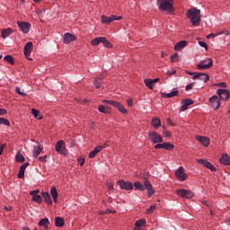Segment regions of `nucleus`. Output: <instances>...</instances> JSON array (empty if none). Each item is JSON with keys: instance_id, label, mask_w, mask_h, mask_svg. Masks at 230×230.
I'll use <instances>...</instances> for the list:
<instances>
[{"instance_id": "nucleus-1", "label": "nucleus", "mask_w": 230, "mask_h": 230, "mask_svg": "<svg viewBox=\"0 0 230 230\" xmlns=\"http://www.w3.org/2000/svg\"><path fill=\"white\" fill-rule=\"evenodd\" d=\"M186 16L190 19L192 26H200V21L202 15L200 14V10L197 7L190 8L187 11Z\"/></svg>"}, {"instance_id": "nucleus-2", "label": "nucleus", "mask_w": 230, "mask_h": 230, "mask_svg": "<svg viewBox=\"0 0 230 230\" xmlns=\"http://www.w3.org/2000/svg\"><path fill=\"white\" fill-rule=\"evenodd\" d=\"M173 0H157L158 10L160 12H167V13H173L175 7L172 4Z\"/></svg>"}, {"instance_id": "nucleus-3", "label": "nucleus", "mask_w": 230, "mask_h": 230, "mask_svg": "<svg viewBox=\"0 0 230 230\" xmlns=\"http://www.w3.org/2000/svg\"><path fill=\"white\" fill-rule=\"evenodd\" d=\"M148 139L153 143V145H159L163 143V136L157 134L155 131H149L148 132Z\"/></svg>"}, {"instance_id": "nucleus-4", "label": "nucleus", "mask_w": 230, "mask_h": 230, "mask_svg": "<svg viewBox=\"0 0 230 230\" xmlns=\"http://www.w3.org/2000/svg\"><path fill=\"white\" fill-rule=\"evenodd\" d=\"M176 195H178L179 197H181V199H191L195 197V194L193 193V191L186 189H178L176 190Z\"/></svg>"}, {"instance_id": "nucleus-5", "label": "nucleus", "mask_w": 230, "mask_h": 230, "mask_svg": "<svg viewBox=\"0 0 230 230\" xmlns=\"http://www.w3.org/2000/svg\"><path fill=\"white\" fill-rule=\"evenodd\" d=\"M198 69L206 70V69H211L213 67V59L212 58H206L202 61H200L197 65Z\"/></svg>"}, {"instance_id": "nucleus-6", "label": "nucleus", "mask_w": 230, "mask_h": 230, "mask_svg": "<svg viewBox=\"0 0 230 230\" xmlns=\"http://www.w3.org/2000/svg\"><path fill=\"white\" fill-rule=\"evenodd\" d=\"M101 19L102 24H111L112 21H121V19H123V16H116L114 14H112L111 16H106L102 14L101 16Z\"/></svg>"}, {"instance_id": "nucleus-7", "label": "nucleus", "mask_w": 230, "mask_h": 230, "mask_svg": "<svg viewBox=\"0 0 230 230\" xmlns=\"http://www.w3.org/2000/svg\"><path fill=\"white\" fill-rule=\"evenodd\" d=\"M117 182L120 190H126V191H130V190H134V183L129 181L119 180Z\"/></svg>"}, {"instance_id": "nucleus-8", "label": "nucleus", "mask_w": 230, "mask_h": 230, "mask_svg": "<svg viewBox=\"0 0 230 230\" xmlns=\"http://www.w3.org/2000/svg\"><path fill=\"white\" fill-rule=\"evenodd\" d=\"M31 51H33V42L29 41L25 44L24 49H23V53L25 56V58H27V60H33V58H31Z\"/></svg>"}, {"instance_id": "nucleus-9", "label": "nucleus", "mask_w": 230, "mask_h": 230, "mask_svg": "<svg viewBox=\"0 0 230 230\" xmlns=\"http://www.w3.org/2000/svg\"><path fill=\"white\" fill-rule=\"evenodd\" d=\"M175 177L181 181H186V179H188V174L186 173V172L184 171V167L180 166L176 172H174Z\"/></svg>"}, {"instance_id": "nucleus-10", "label": "nucleus", "mask_w": 230, "mask_h": 230, "mask_svg": "<svg viewBox=\"0 0 230 230\" xmlns=\"http://www.w3.org/2000/svg\"><path fill=\"white\" fill-rule=\"evenodd\" d=\"M66 142H64V140H59L56 143L55 145V150L56 152H58V154H61L63 155H67V154L66 153Z\"/></svg>"}, {"instance_id": "nucleus-11", "label": "nucleus", "mask_w": 230, "mask_h": 230, "mask_svg": "<svg viewBox=\"0 0 230 230\" xmlns=\"http://www.w3.org/2000/svg\"><path fill=\"white\" fill-rule=\"evenodd\" d=\"M197 163H199V164H202V166L208 168V170H210V172H217V167H215L213 164L206 159H198Z\"/></svg>"}, {"instance_id": "nucleus-12", "label": "nucleus", "mask_w": 230, "mask_h": 230, "mask_svg": "<svg viewBox=\"0 0 230 230\" xmlns=\"http://www.w3.org/2000/svg\"><path fill=\"white\" fill-rule=\"evenodd\" d=\"M197 163H199V164H202V166L208 168V170H210V172H217V167H215L213 164L206 159H198Z\"/></svg>"}, {"instance_id": "nucleus-13", "label": "nucleus", "mask_w": 230, "mask_h": 230, "mask_svg": "<svg viewBox=\"0 0 230 230\" xmlns=\"http://www.w3.org/2000/svg\"><path fill=\"white\" fill-rule=\"evenodd\" d=\"M217 94L219 95L220 100L227 102L230 98V92L227 89H217Z\"/></svg>"}, {"instance_id": "nucleus-14", "label": "nucleus", "mask_w": 230, "mask_h": 230, "mask_svg": "<svg viewBox=\"0 0 230 230\" xmlns=\"http://www.w3.org/2000/svg\"><path fill=\"white\" fill-rule=\"evenodd\" d=\"M155 150H161L162 148H164V150H173V148H175V146H173V144L170 142H164L162 144H156L155 146Z\"/></svg>"}, {"instance_id": "nucleus-15", "label": "nucleus", "mask_w": 230, "mask_h": 230, "mask_svg": "<svg viewBox=\"0 0 230 230\" xmlns=\"http://www.w3.org/2000/svg\"><path fill=\"white\" fill-rule=\"evenodd\" d=\"M192 80H203L205 84H208L209 80V75L206 73L196 72L192 77Z\"/></svg>"}, {"instance_id": "nucleus-16", "label": "nucleus", "mask_w": 230, "mask_h": 230, "mask_svg": "<svg viewBox=\"0 0 230 230\" xmlns=\"http://www.w3.org/2000/svg\"><path fill=\"white\" fill-rule=\"evenodd\" d=\"M193 103H195V101L190 98L187 99H183L181 101V106L180 108V112H183V111H188V107H190V105H193Z\"/></svg>"}, {"instance_id": "nucleus-17", "label": "nucleus", "mask_w": 230, "mask_h": 230, "mask_svg": "<svg viewBox=\"0 0 230 230\" xmlns=\"http://www.w3.org/2000/svg\"><path fill=\"white\" fill-rule=\"evenodd\" d=\"M209 102L212 105V109H214L215 111H217V109H220V105H222V103L220 102V99H218L217 95H214L210 97Z\"/></svg>"}, {"instance_id": "nucleus-18", "label": "nucleus", "mask_w": 230, "mask_h": 230, "mask_svg": "<svg viewBox=\"0 0 230 230\" xmlns=\"http://www.w3.org/2000/svg\"><path fill=\"white\" fill-rule=\"evenodd\" d=\"M17 25L23 33H28L30 31V28H31V24L28 22H17Z\"/></svg>"}, {"instance_id": "nucleus-19", "label": "nucleus", "mask_w": 230, "mask_h": 230, "mask_svg": "<svg viewBox=\"0 0 230 230\" xmlns=\"http://www.w3.org/2000/svg\"><path fill=\"white\" fill-rule=\"evenodd\" d=\"M76 40V36L75 34H71L66 32L64 34L63 42L64 44H71V42H75Z\"/></svg>"}, {"instance_id": "nucleus-20", "label": "nucleus", "mask_w": 230, "mask_h": 230, "mask_svg": "<svg viewBox=\"0 0 230 230\" xmlns=\"http://www.w3.org/2000/svg\"><path fill=\"white\" fill-rule=\"evenodd\" d=\"M144 185L146 190H147V197H152V195L155 194V190H154L152 183H150V181L146 179L144 181Z\"/></svg>"}, {"instance_id": "nucleus-21", "label": "nucleus", "mask_w": 230, "mask_h": 230, "mask_svg": "<svg viewBox=\"0 0 230 230\" xmlns=\"http://www.w3.org/2000/svg\"><path fill=\"white\" fill-rule=\"evenodd\" d=\"M112 107L118 109V111H119L122 114H128V111L125 109V106L121 102L113 101Z\"/></svg>"}, {"instance_id": "nucleus-22", "label": "nucleus", "mask_w": 230, "mask_h": 230, "mask_svg": "<svg viewBox=\"0 0 230 230\" xmlns=\"http://www.w3.org/2000/svg\"><path fill=\"white\" fill-rule=\"evenodd\" d=\"M102 150H103V146H95L94 149L89 153L90 159H94Z\"/></svg>"}, {"instance_id": "nucleus-23", "label": "nucleus", "mask_w": 230, "mask_h": 230, "mask_svg": "<svg viewBox=\"0 0 230 230\" xmlns=\"http://www.w3.org/2000/svg\"><path fill=\"white\" fill-rule=\"evenodd\" d=\"M221 164L224 166H230V156L227 154H223L221 158L219 159Z\"/></svg>"}, {"instance_id": "nucleus-24", "label": "nucleus", "mask_w": 230, "mask_h": 230, "mask_svg": "<svg viewBox=\"0 0 230 230\" xmlns=\"http://www.w3.org/2000/svg\"><path fill=\"white\" fill-rule=\"evenodd\" d=\"M197 141H199L203 146H209V137H202V136H197L196 137Z\"/></svg>"}, {"instance_id": "nucleus-25", "label": "nucleus", "mask_w": 230, "mask_h": 230, "mask_svg": "<svg viewBox=\"0 0 230 230\" xmlns=\"http://www.w3.org/2000/svg\"><path fill=\"white\" fill-rule=\"evenodd\" d=\"M42 150H44V146L42 145H38L37 146H34L32 156L33 157H39L40 154H42Z\"/></svg>"}, {"instance_id": "nucleus-26", "label": "nucleus", "mask_w": 230, "mask_h": 230, "mask_svg": "<svg viewBox=\"0 0 230 230\" xmlns=\"http://www.w3.org/2000/svg\"><path fill=\"white\" fill-rule=\"evenodd\" d=\"M186 46H188V41L181 40L174 45V51H181V49H183Z\"/></svg>"}, {"instance_id": "nucleus-27", "label": "nucleus", "mask_w": 230, "mask_h": 230, "mask_svg": "<svg viewBox=\"0 0 230 230\" xmlns=\"http://www.w3.org/2000/svg\"><path fill=\"white\" fill-rule=\"evenodd\" d=\"M41 197L44 198V201L48 203L49 206H53V199H51L49 192H41Z\"/></svg>"}, {"instance_id": "nucleus-28", "label": "nucleus", "mask_w": 230, "mask_h": 230, "mask_svg": "<svg viewBox=\"0 0 230 230\" xmlns=\"http://www.w3.org/2000/svg\"><path fill=\"white\" fill-rule=\"evenodd\" d=\"M50 195L52 196L54 202L57 204L58 199V190H57V187L53 186L50 189Z\"/></svg>"}, {"instance_id": "nucleus-29", "label": "nucleus", "mask_w": 230, "mask_h": 230, "mask_svg": "<svg viewBox=\"0 0 230 230\" xmlns=\"http://www.w3.org/2000/svg\"><path fill=\"white\" fill-rule=\"evenodd\" d=\"M173 96H179V90L173 89V91L169 93H162V98H173Z\"/></svg>"}, {"instance_id": "nucleus-30", "label": "nucleus", "mask_w": 230, "mask_h": 230, "mask_svg": "<svg viewBox=\"0 0 230 230\" xmlns=\"http://www.w3.org/2000/svg\"><path fill=\"white\" fill-rule=\"evenodd\" d=\"M151 125L154 128H159L161 127V119L159 117H154L151 120Z\"/></svg>"}, {"instance_id": "nucleus-31", "label": "nucleus", "mask_w": 230, "mask_h": 230, "mask_svg": "<svg viewBox=\"0 0 230 230\" xmlns=\"http://www.w3.org/2000/svg\"><path fill=\"white\" fill-rule=\"evenodd\" d=\"M103 82V77H95L93 79V85L96 89L102 88V83Z\"/></svg>"}, {"instance_id": "nucleus-32", "label": "nucleus", "mask_w": 230, "mask_h": 230, "mask_svg": "<svg viewBox=\"0 0 230 230\" xmlns=\"http://www.w3.org/2000/svg\"><path fill=\"white\" fill-rule=\"evenodd\" d=\"M98 110H99V112H102V114H111V107L109 106L104 107L103 104L100 105Z\"/></svg>"}, {"instance_id": "nucleus-33", "label": "nucleus", "mask_w": 230, "mask_h": 230, "mask_svg": "<svg viewBox=\"0 0 230 230\" xmlns=\"http://www.w3.org/2000/svg\"><path fill=\"white\" fill-rule=\"evenodd\" d=\"M65 220L64 217H57L55 218V226L56 227H64Z\"/></svg>"}, {"instance_id": "nucleus-34", "label": "nucleus", "mask_w": 230, "mask_h": 230, "mask_svg": "<svg viewBox=\"0 0 230 230\" xmlns=\"http://www.w3.org/2000/svg\"><path fill=\"white\" fill-rule=\"evenodd\" d=\"M136 191H137V190L139 191H145L146 188L145 185H143V183H141L140 181H135L134 184H133Z\"/></svg>"}, {"instance_id": "nucleus-35", "label": "nucleus", "mask_w": 230, "mask_h": 230, "mask_svg": "<svg viewBox=\"0 0 230 230\" xmlns=\"http://www.w3.org/2000/svg\"><path fill=\"white\" fill-rule=\"evenodd\" d=\"M12 33H13V30L11 28L8 29H4L2 31V39H6V37H10V35H12Z\"/></svg>"}, {"instance_id": "nucleus-36", "label": "nucleus", "mask_w": 230, "mask_h": 230, "mask_svg": "<svg viewBox=\"0 0 230 230\" xmlns=\"http://www.w3.org/2000/svg\"><path fill=\"white\" fill-rule=\"evenodd\" d=\"M16 163H24L26 161V158H24V155L21 154V151H17L16 156H15Z\"/></svg>"}, {"instance_id": "nucleus-37", "label": "nucleus", "mask_w": 230, "mask_h": 230, "mask_svg": "<svg viewBox=\"0 0 230 230\" xmlns=\"http://www.w3.org/2000/svg\"><path fill=\"white\" fill-rule=\"evenodd\" d=\"M39 227H44L46 226H49V219L48 217L42 218L38 223Z\"/></svg>"}, {"instance_id": "nucleus-38", "label": "nucleus", "mask_w": 230, "mask_h": 230, "mask_svg": "<svg viewBox=\"0 0 230 230\" xmlns=\"http://www.w3.org/2000/svg\"><path fill=\"white\" fill-rule=\"evenodd\" d=\"M103 40V37H97L91 40L92 46H98L99 44H102Z\"/></svg>"}, {"instance_id": "nucleus-39", "label": "nucleus", "mask_w": 230, "mask_h": 230, "mask_svg": "<svg viewBox=\"0 0 230 230\" xmlns=\"http://www.w3.org/2000/svg\"><path fill=\"white\" fill-rule=\"evenodd\" d=\"M4 60L7 62V64H10L11 66H13L15 64V60H13V56L7 55L4 58Z\"/></svg>"}, {"instance_id": "nucleus-40", "label": "nucleus", "mask_w": 230, "mask_h": 230, "mask_svg": "<svg viewBox=\"0 0 230 230\" xmlns=\"http://www.w3.org/2000/svg\"><path fill=\"white\" fill-rule=\"evenodd\" d=\"M104 46V48H109L110 49H112V48L114 47L112 45V43H111V41H109V40H107V38L102 37V42Z\"/></svg>"}, {"instance_id": "nucleus-41", "label": "nucleus", "mask_w": 230, "mask_h": 230, "mask_svg": "<svg viewBox=\"0 0 230 230\" xmlns=\"http://www.w3.org/2000/svg\"><path fill=\"white\" fill-rule=\"evenodd\" d=\"M31 114L36 118L37 119H42V115H40V111H39L37 109L33 108L31 110Z\"/></svg>"}, {"instance_id": "nucleus-42", "label": "nucleus", "mask_w": 230, "mask_h": 230, "mask_svg": "<svg viewBox=\"0 0 230 230\" xmlns=\"http://www.w3.org/2000/svg\"><path fill=\"white\" fill-rule=\"evenodd\" d=\"M144 82L146 87H148V89H154V81H152V79H145Z\"/></svg>"}, {"instance_id": "nucleus-43", "label": "nucleus", "mask_w": 230, "mask_h": 230, "mask_svg": "<svg viewBox=\"0 0 230 230\" xmlns=\"http://www.w3.org/2000/svg\"><path fill=\"white\" fill-rule=\"evenodd\" d=\"M145 224H146V219L145 218L139 219L136 221L135 227H141L142 226H145Z\"/></svg>"}, {"instance_id": "nucleus-44", "label": "nucleus", "mask_w": 230, "mask_h": 230, "mask_svg": "<svg viewBox=\"0 0 230 230\" xmlns=\"http://www.w3.org/2000/svg\"><path fill=\"white\" fill-rule=\"evenodd\" d=\"M32 202H37V204H42V197L40 195L32 196Z\"/></svg>"}, {"instance_id": "nucleus-45", "label": "nucleus", "mask_w": 230, "mask_h": 230, "mask_svg": "<svg viewBox=\"0 0 230 230\" xmlns=\"http://www.w3.org/2000/svg\"><path fill=\"white\" fill-rule=\"evenodd\" d=\"M179 60V53L175 52L171 56V62L173 64Z\"/></svg>"}, {"instance_id": "nucleus-46", "label": "nucleus", "mask_w": 230, "mask_h": 230, "mask_svg": "<svg viewBox=\"0 0 230 230\" xmlns=\"http://www.w3.org/2000/svg\"><path fill=\"white\" fill-rule=\"evenodd\" d=\"M0 125H6V127H10V120L4 118H0Z\"/></svg>"}, {"instance_id": "nucleus-47", "label": "nucleus", "mask_w": 230, "mask_h": 230, "mask_svg": "<svg viewBox=\"0 0 230 230\" xmlns=\"http://www.w3.org/2000/svg\"><path fill=\"white\" fill-rule=\"evenodd\" d=\"M15 93H17V94H19L20 96H23L24 98L28 96V94H26L25 93L21 92V87L19 86L15 88Z\"/></svg>"}, {"instance_id": "nucleus-48", "label": "nucleus", "mask_w": 230, "mask_h": 230, "mask_svg": "<svg viewBox=\"0 0 230 230\" xmlns=\"http://www.w3.org/2000/svg\"><path fill=\"white\" fill-rule=\"evenodd\" d=\"M154 211H155V205H152L150 206L147 209H146V213L148 215H152V213H154Z\"/></svg>"}, {"instance_id": "nucleus-49", "label": "nucleus", "mask_w": 230, "mask_h": 230, "mask_svg": "<svg viewBox=\"0 0 230 230\" xmlns=\"http://www.w3.org/2000/svg\"><path fill=\"white\" fill-rule=\"evenodd\" d=\"M38 160L40 161V163H48V155H45L43 156H40Z\"/></svg>"}, {"instance_id": "nucleus-50", "label": "nucleus", "mask_w": 230, "mask_h": 230, "mask_svg": "<svg viewBox=\"0 0 230 230\" xmlns=\"http://www.w3.org/2000/svg\"><path fill=\"white\" fill-rule=\"evenodd\" d=\"M17 177H18V179H24V170L23 169L19 170Z\"/></svg>"}, {"instance_id": "nucleus-51", "label": "nucleus", "mask_w": 230, "mask_h": 230, "mask_svg": "<svg viewBox=\"0 0 230 230\" xmlns=\"http://www.w3.org/2000/svg\"><path fill=\"white\" fill-rule=\"evenodd\" d=\"M214 85L216 87H224V88H226V87H227V83L222 82V83L214 84Z\"/></svg>"}, {"instance_id": "nucleus-52", "label": "nucleus", "mask_w": 230, "mask_h": 230, "mask_svg": "<svg viewBox=\"0 0 230 230\" xmlns=\"http://www.w3.org/2000/svg\"><path fill=\"white\" fill-rule=\"evenodd\" d=\"M193 85H195V82L187 84L186 87H185V90L186 91H191V89H193Z\"/></svg>"}, {"instance_id": "nucleus-53", "label": "nucleus", "mask_w": 230, "mask_h": 230, "mask_svg": "<svg viewBox=\"0 0 230 230\" xmlns=\"http://www.w3.org/2000/svg\"><path fill=\"white\" fill-rule=\"evenodd\" d=\"M217 35H229V31L225 30V31H217Z\"/></svg>"}, {"instance_id": "nucleus-54", "label": "nucleus", "mask_w": 230, "mask_h": 230, "mask_svg": "<svg viewBox=\"0 0 230 230\" xmlns=\"http://www.w3.org/2000/svg\"><path fill=\"white\" fill-rule=\"evenodd\" d=\"M39 193H40V190H34L30 192V195H31L32 197H35V196L39 195Z\"/></svg>"}, {"instance_id": "nucleus-55", "label": "nucleus", "mask_w": 230, "mask_h": 230, "mask_svg": "<svg viewBox=\"0 0 230 230\" xmlns=\"http://www.w3.org/2000/svg\"><path fill=\"white\" fill-rule=\"evenodd\" d=\"M28 166H30V163H24L21 165L20 170H23L25 172L26 168H28Z\"/></svg>"}, {"instance_id": "nucleus-56", "label": "nucleus", "mask_w": 230, "mask_h": 230, "mask_svg": "<svg viewBox=\"0 0 230 230\" xmlns=\"http://www.w3.org/2000/svg\"><path fill=\"white\" fill-rule=\"evenodd\" d=\"M199 46H201V48H204L205 49H206V51H208V45H207V43L206 42H204V41H199Z\"/></svg>"}, {"instance_id": "nucleus-57", "label": "nucleus", "mask_w": 230, "mask_h": 230, "mask_svg": "<svg viewBox=\"0 0 230 230\" xmlns=\"http://www.w3.org/2000/svg\"><path fill=\"white\" fill-rule=\"evenodd\" d=\"M95 127H96V122L91 121V122H90V125H89L90 130H94V129H95Z\"/></svg>"}, {"instance_id": "nucleus-58", "label": "nucleus", "mask_w": 230, "mask_h": 230, "mask_svg": "<svg viewBox=\"0 0 230 230\" xmlns=\"http://www.w3.org/2000/svg\"><path fill=\"white\" fill-rule=\"evenodd\" d=\"M4 148H6V144H1L0 145V155H3V152L4 151Z\"/></svg>"}, {"instance_id": "nucleus-59", "label": "nucleus", "mask_w": 230, "mask_h": 230, "mask_svg": "<svg viewBox=\"0 0 230 230\" xmlns=\"http://www.w3.org/2000/svg\"><path fill=\"white\" fill-rule=\"evenodd\" d=\"M164 134L165 137H172V131H168V130L164 129Z\"/></svg>"}, {"instance_id": "nucleus-60", "label": "nucleus", "mask_w": 230, "mask_h": 230, "mask_svg": "<svg viewBox=\"0 0 230 230\" xmlns=\"http://www.w3.org/2000/svg\"><path fill=\"white\" fill-rule=\"evenodd\" d=\"M4 114H8V111H6V109L0 108V116H4Z\"/></svg>"}, {"instance_id": "nucleus-61", "label": "nucleus", "mask_w": 230, "mask_h": 230, "mask_svg": "<svg viewBox=\"0 0 230 230\" xmlns=\"http://www.w3.org/2000/svg\"><path fill=\"white\" fill-rule=\"evenodd\" d=\"M102 103H106L107 105H113L114 101L102 100Z\"/></svg>"}, {"instance_id": "nucleus-62", "label": "nucleus", "mask_w": 230, "mask_h": 230, "mask_svg": "<svg viewBox=\"0 0 230 230\" xmlns=\"http://www.w3.org/2000/svg\"><path fill=\"white\" fill-rule=\"evenodd\" d=\"M78 163L80 166H84V164H85V158H79Z\"/></svg>"}, {"instance_id": "nucleus-63", "label": "nucleus", "mask_w": 230, "mask_h": 230, "mask_svg": "<svg viewBox=\"0 0 230 230\" xmlns=\"http://www.w3.org/2000/svg\"><path fill=\"white\" fill-rule=\"evenodd\" d=\"M105 211H106V215L109 214V213H111V214H112V215H114V214L117 213L116 210H112V209H111V208H107Z\"/></svg>"}, {"instance_id": "nucleus-64", "label": "nucleus", "mask_w": 230, "mask_h": 230, "mask_svg": "<svg viewBox=\"0 0 230 230\" xmlns=\"http://www.w3.org/2000/svg\"><path fill=\"white\" fill-rule=\"evenodd\" d=\"M127 103H128V107H132V105H134V100L128 99V100L127 101Z\"/></svg>"}]
</instances>
